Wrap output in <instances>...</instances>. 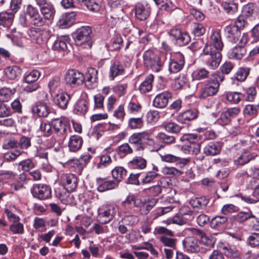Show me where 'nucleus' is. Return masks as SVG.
Masks as SVG:
<instances>
[{"instance_id":"nucleus-1","label":"nucleus","mask_w":259,"mask_h":259,"mask_svg":"<svg viewBox=\"0 0 259 259\" xmlns=\"http://www.w3.org/2000/svg\"><path fill=\"white\" fill-rule=\"evenodd\" d=\"M224 46L221 33L218 30H212L208 42L203 49L201 57L203 62L209 68L215 69L221 61V51Z\"/></svg>"},{"instance_id":"nucleus-2","label":"nucleus","mask_w":259,"mask_h":259,"mask_svg":"<svg viewBox=\"0 0 259 259\" xmlns=\"http://www.w3.org/2000/svg\"><path fill=\"white\" fill-rule=\"evenodd\" d=\"M224 79V75L219 72L211 74L210 77L202 88L200 98L204 99L217 94L219 90L220 83Z\"/></svg>"},{"instance_id":"nucleus-3","label":"nucleus","mask_w":259,"mask_h":259,"mask_svg":"<svg viewBox=\"0 0 259 259\" xmlns=\"http://www.w3.org/2000/svg\"><path fill=\"white\" fill-rule=\"evenodd\" d=\"M180 141L184 144L182 149L186 154L197 155L199 153L200 142L197 135L185 134L181 137Z\"/></svg>"},{"instance_id":"nucleus-4","label":"nucleus","mask_w":259,"mask_h":259,"mask_svg":"<svg viewBox=\"0 0 259 259\" xmlns=\"http://www.w3.org/2000/svg\"><path fill=\"white\" fill-rule=\"evenodd\" d=\"M145 65L153 71L158 72L161 70L164 62V57H160L152 50H147L143 54Z\"/></svg>"},{"instance_id":"nucleus-5","label":"nucleus","mask_w":259,"mask_h":259,"mask_svg":"<svg viewBox=\"0 0 259 259\" xmlns=\"http://www.w3.org/2000/svg\"><path fill=\"white\" fill-rule=\"evenodd\" d=\"M16 175L11 171H1V183L3 188L10 193L18 191L23 187L22 184L19 182H15Z\"/></svg>"},{"instance_id":"nucleus-6","label":"nucleus","mask_w":259,"mask_h":259,"mask_svg":"<svg viewBox=\"0 0 259 259\" xmlns=\"http://www.w3.org/2000/svg\"><path fill=\"white\" fill-rule=\"evenodd\" d=\"M117 210V207L114 205H106L102 206L98 209V221L103 224L110 222L115 215Z\"/></svg>"},{"instance_id":"nucleus-7","label":"nucleus","mask_w":259,"mask_h":259,"mask_svg":"<svg viewBox=\"0 0 259 259\" xmlns=\"http://www.w3.org/2000/svg\"><path fill=\"white\" fill-rule=\"evenodd\" d=\"M42 17L46 21L52 20L55 14V9L53 5L47 0H34Z\"/></svg>"},{"instance_id":"nucleus-8","label":"nucleus","mask_w":259,"mask_h":259,"mask_svg":"<svg viewBox=\"0 0 259 259\" xmlns=\"http://www.w3.org/2000/svg\"><path fill=\"white\" fill-rule=\"evenodd\" d=\"M52 125L56 134L59 136H66L71 131L69 122L64 118L53 119Z\"/></svg>"},{"instance_id":"nucleus-9","label":"nucleus","mask_w":259,"mask_h":259,"mask_svg":"<svg viewBox=\"0 0 259 259\" xmlns=\"http://www.w3.org/2000/svg\"><path fill=\"white\" fill-rule=\"evenodd\" d=\"M247 35L243 34L240 39L241 45H237L229 51L228 53L229 58L232 59H241L246 54V50L243 45L247 43Z\"/></svg>"},{"instance_id":"nucleus-10","label":"nucleus","mask_w":259,"mask_h":259,"mask_svg":"<svg viewBox=\"0 0 259 259\" xmlns=\"http://www.w3.org/2000/svg\"><path fill=\"white\" fill-rule=\"evenodd\" d=\"M84 80V75L76 70H69L65 76L66 83L71 87L81 84Z\"/></svg>"},{"instance_id":"nucleus-11","label":"nucleus","mask_w":259,"mask_h":259,"mask_svg":"<svg viewBox=\"0 0 259 259\" xmlns=\"http://www.w3.org/2000/svg\"><path fill=\"white\" fill-rule=\"evenodd\" d=\"M33 196L40 200H45L51 197L52 191L50 187L42 184H35L31 190Z\"/></svg>"},{"instance_id":"nucleus-12","label":"nucleus","mask_w":259,"mask_h":259,"mask_svg":"<svg viewBox=\"0 0 259 259\" xmlns=\"http://www.w3.org/2000/svg\"><path fill=\"white\" fill-rule=\"evenodd\" d=\"M91 33L92 29L90 26H82L78 28L76 31L75 37L76 45L80 46L87 43L88 46L90 47L89 41L91 39Z\"/></svg>"},{"instance_id":"nucleus-13","label":"nucleus","mask_w":259,"mask_h":259,"mask_svg":"<svg viewBox=\"0 0 259 259\" xmlns=\"http://www.w3.org/2000/svg\"><path fill=\"white\" fill-rule=\"evenodd\" d=\"M31 110L33 115L42 118L47 117L51 112L48 105L41 101L35 102L31 106Z\"/></svg>"},{"instance_id":"nucleus-14","label":"nucleus","mask_w":259,"mask_h":259,"mask_svg":"<svg viewBox=\"0 0 259 259\" xmlns=\"http://www.w3.org/2000/svg\"><path fill=\"white\" fill-rule=\"evenodd\" d=\"M169 63V71L171 73H177L183 68L185 60L184 57L181 53L174 54Z\"/></svg>"},{"instance_id":"nucleus-15","label":"nucleus","mask_w":259,"mask_h":259,"mask_svg":"<svg viewBox=\"0 0 259 259\" xmlns=\"http://www.w3.org/2000/svg\"><path fill=\"white\" fill-rule=\"evenodd\" d=\"M138 199L133 194H129L122 202L121 206L126 212L135 213L138 210Z\"/></svg>"},{"instance_id":"nucleus-16","label":"nucleus","mask_w":259,"mask_h":259,"mask_svg":"<svg viewBox=\"0 0 259 259\" xmlns=\"http://www.w3.org/2000/svg\"><path fill=\"white\" fill-rule=\"evenodd\" d=\"M189 230L193 235L199 237L200 243L208 247L213 246L214 240L212 237L207 236L204 232L197 229L191 228Z\"/></svg>"},{"instance_id":"nucleus-17","label":"nucleus","mask_w":259,"mask_h":259,"mask_svg":"<svg viewBox=\"0 0 259 259\" xmlns=\"http://www.w3.org/2000/svg\"><path fill=\"white\" fill-rule=\"evenodd\" d=\"M28 33L32 40L36 44H41L47 39V32L40 28H32Z\"/></svg>"},{"instance_id":"nucleus-18","label":"nucleus","mask_w":259,"mask_h":259,"mask_svg":"<svg viewBox=\"0 0 259 259\" xmlns=\"http://www.w3.org/2000/svg\"><path fill=\"white\" fill-rule=\"evenodd\" d=\"M150 11V7L147 4L138 3L135 6V15L140 20H146L149 16Z\"/></svg>"},{"instance_id":"nucleus-19","label":"nucleus","mask_w":259,"mask_h":259,"mask_svg":"<svg viewBox=\"0 0 259 259\" xmlns=\"http://www.w3.org/2000/svg\"><path fill=\"white\" fill-rule=\"evenodd\" d=\"M61 182L68 191H72L77 187V180L76 177L71 174H65L61 177Z\"/></svg>"},{"instance_id":"nucleus-20","label":"nucleus","mask_w":259,"mask_h":259,"mask_svg":"<svg viewBox=\"0 0 259 259\" xmlns=\"http://www.w3.org/2000/svg\"><path fill=\"white\" fill-rule=\"evenodd\" d=\"M171 97V94L168 91H164L156 96L153 101V105L156 108H162L165 107L169 99Z\"/></svg>"},{"instance_id":"nucleus-21","label":"nucleus","mask_w":259,"mask_h":259,"mask_svg":"<svg viewBox=\"0 0 259 259\" xmlns=\"http://www.w3.org/2000/svg\"><path fill=\"white\" fill-rule=\"evenodd\" d=\"M225 34L229 41L236 42L241 36V32L234 25H228L224 28Z\"/></svg>"},{"instance_id":"nucleus-22","label":"nucleus","mask_w":259,"mask_h":259,"mask_svg":"<svg viewBox=\"0 0 259 259\" xmlns=\"http://www.w3.org/2000/svg\"><path fill=\"white\" fill-rule=\"evenodd\" d=\"M97 190L101 192L113 189L118 186L117 182L112 180L106 181L100 178L97 179Z\"/></svg>"},{"instance_id":"nucleus-23","label":"nucleus","mask_w":259,"mask_h":259,"mask_svg":"<svg viewBox=\"0 0 259 259\" xmlns=\"http://www.w3.org/2000/svg\"><path fill=\"white\" fill-rule=\"evenodd\" d=\"M74 15L72 13H65L60 16L58 22V26L61 29L70 27L74 22Z\"/></svg>"},{"instance_id":"nucleus-24","label":"nucleus","mask_w":259,"mask_h":259,"mask_svg":"<svg viewBox=\"0 0 259 259\" xmlns=\"http://www.w3.org/2000/svg\"><path fill=\"white\" fill-rule=\"evenodd\" d=\"M183 245L186 250L190 253H196L200 251L197 240L193 237H187L183 241Z\"/></svg>"},{"instance_id":"nucleus-25","label":"nucleus","mask_w":259,"mask_h":259,"mask_svg":"<svg viewBox=\"0 0 259 259\" xmlns=\"http://www.w3.org/2000/svg\"><path fill=\"white\" fill-rule=\"evenodd\" d=\"M89 109V102L84 99L78 100L74 104L73 112L78 115H84Z\"/></svg>"},{"instance_id":"nucleus-26","label":"nucleus","mask_w":259,"mask_h":259,"mask_svg":"<svg viewBox=\"0 0 259 259\" xmlns=\"http://www.w3.org/2000/svg\"><path fill=\"white\" fill-rule=\"evenodd\" d=\"M241 15L251 21L255 19L257 17L255 6L253 4H248L244 6Z\"/></svg>"},{"instance_id":"nucleus-27","label":"nucleus","mask_w":259,"mask_h":259,"mask_svg":"<svg viewBox=\"0 0 259 259\" xmlns=\"http://www.w3.org/2000/svg\"><path fill=\"white\" fill-rule=\"evenodd\" d=\"M66 188L60 187L55 189L56 196L60 199L62 203L67 204L71 202V196Z\"/></svg>"},{"instance_id":"nucleus-28","label":"nucleus","mask_w":259,"mask_h":259,"mask_svg":"<svg viewBox=\"0 0 259 259\" xmlns=\"http://www.w3.org/2000/svg\"><path fill=\"white\" fill-rule=\"evenodd\" d=\"M198 112L196 109L187 110L181 113L177 116V120L181 123H185L196 118L198 116Z\"/></svg>"},{"instance_id":"nucleus-29","label":"nucleus","mask_w":259,"mask_h":259,"mask_svg":"<svg viewBox=\"0 0 259 259\" xmlns=\"http://www.w3.org/2000/svg\"><path fill=\"white\" fill-rule=\"evenodd\" d=\"M154 80L153 75L149 74L142 81L139 87V90L142 94H146L150 92L152 90L153 86V82Z\"/></svg>"},{"instance_id":"nucleus-30","label":"nucleus","mask_w":259,"mask_h":259,"mask_svg":"<svg viewBox=\"0 0 259 259\" xmlns=\"http://www.w3.org/2000/svg\"><path fill=\"white\" fill-rule=\"evenodd\" d=\"M82 138L78 135H73L70 137L68 147L70 151L76 152L79 150L82 144Z\"/></svg>"},{"instance_id":"nucleus-31","label":"nucleus","mask_w":259,"mask_h":259,"mask_svg":"<svg viewBox=\"0 0 259 259\" xmlns=\"http://www.w3.org/2000/svg\"><path fill=\"white\" fill-rule=\"evenodd\" d=\"M124 72L123 66L119 62L115 61L112 63L110 68V77L112 80L117 76L122 75Z\"/></svg>"},{"instance_id":"nucleus-32","label":"nucleus","mask_w":259,"mask_h":259,"mask_svg":"<svg viewBox=\"0 0 259 259\" xmlns=\"http://www.w3.org/2000/svg\"><path fill=\"white\" fill-rule=\"evenodd\" d=\"M221 150L220 144L217 142H210L203 149L204 153L208 156H214L220 153Z\"/></svg>"},{"instance_id":"nucleus-33","label":"nucleus","mask_w":259,"mask_h":259,"mask_svg":"<svg viewBox=\"0 0 259 259\" xmlns=\"http://www.w3.org/2000/svg\"><path fill=\"white\" fill-rule=\"evenodd\" d=\"M128 164L132 168L143 169L147 166V160L141 156H135L128 162Z\"/></svg>"},{"instance_id":"nucleus-34","label":"nucleus","mask_w":259,"mask_h":259,"mask_svg":"<svg viewBox=\"0 0 259 259\" xmlns=\"http://www.w3.org/2000/svg\"><path fill=\"white\" fill-rule=\"evenodd\" d=\"M70 96L66 93H62L56 95V104L61 109L67 108Z\"/></svg>"},{"instance_id":"nucleus-35","label":"nucleus","mask_w":259,"mask_h":259,"mask_svg":"<svg viewBox=\"0 0 259 259\" xmlns=\"http://www.w3.org/2000/svg\"><path fill=\"white\" fill-rule=\"evenodd\" d=\"M112 177L115 180L114 182L119 183L126 176L127 171L122 166H116L111 171Z\"/></svg>"},{"instance_id":"nucleus-36","label":"nucleus","mask_w":259,"mask_h":259,"mask_svg":"<svg viewBox=\"0 0 259 259\" xmlns=\"http://www.w3.org/2000/svg\"><path fill=\"white\" fill-rule=\"evenodd\" d=\"M250 71V68L249 67H239L235 73L234 77L231 79L240 82L244 81L249 74Z\"/></svg>"},{"instance_id":"nucleus-37","label":"nucleus","mask_w":259,"mask_h":259,"mask_svg":"<svg viewBox=\"0 0 259 259\" xmlns=\"http://www.w3.org/2000/svg\"><path fill=\"white\" fill-rule=\"evenodd\" d=\"M5 75L11 79H15L21 74V69L16 66H9L4 70Z\"/></svg>"},{"instance_id":"nucleus-38","label":"nucleus","mask_w":259,"mask_h":259,"mask_svg":"<svg viewBox=\"0 0 259 259\" xmlns=\"http://www.w3.org/2000/svg\"><path fill=\"white\" fill-rule=\"evenodd\" d=\"M208 203V199L204 197H195L191 199L190 201V205L193 208H202L205 207Z\"/></svg>"},{"instance_id":"nucleus-39","label":"nucleus","mask_w":259,"mask_h":259,"mask_svg":"<svg viewBox=\"0 0 259 259\" xmlns=\"http://www.w3.org/2000/svg\"><path fill=\"white\" fill-rule=\"evenodd\" d=\"M52 49L55 51L58 52H65L67 50V42L65 38H58L54 42Z\"/></svg>"},{"instance_id":"nucleus-40","label":"nucleus","mask_w":259,"mask_h":259,"mask_svg":"<svg viewBox=\"0 0 259 259\" xmlns=\"http://www.w3.org/2000/svg\"><path fill=\"white\" fill-rule=\"evenodd\" d=\"M256 154H250L247 151L243 152L239 157L234 160L236 164L243 165L248 162L250 160L254 158Z\"/></svg>"},{"instance_id":"nucleus-41","label":"nucleus","mask_w":259,"mask_h":259,"mask_svg":"<svg viewBox=\"0 0 259 259\" xmlns=\"http://www.w3.org/2000/svg\"><path fill=\"white\" fill-rule=\"evenodd\" d=\"M209 75V72L205 68H199L195 70L192 73L193 79L200 80L207 78Z\"/></svg>"},{"instance_id":"nucleus-42","label":"nucleus","mask_w":259,"mask_h":259,"mask_svg":"<svg viewBox=\"0 0 259 259\" xmlns=\"http://www.w3.org/2000/svg\"><path fill=\"white\" fill-rule=\"evenodd\" d=\"M226 99L233 104H237L243 100L244 95L238 92H228L226 94Z\"/></svg>"},{"instance_id":"nucleus-43","label":"nucleus","mask_w":259,"mask_h":259,"mask_svg":"<svg viewBox=\"0 0 259 259\" xmlns=\"http://www.w3.org/2000/svg\"><path fill=\"white\" fill-rule=\"evenodd\" d=\"M159 240L165 246L169 247L172 249L176 248L177 239L176 238L171 237L168 236H161L159 238Z\"/></svg>"},{"instance_id":"nucleus-44","label":"nucleus","mask_w":259,"mask_h":259,"mask_svg":"<svg viewBox=\"0 0 259 259\" xmlns=\"http://www.w3.org/2000/svg\"><path fill=\"white\" fill-rule=\"evenodd\" d=\"M142 117L130 118L128 120V127L132 130L141 128L144 125Z\"/></svg>"},{"instance_id":"nucleus-45","label":"nucleus","mask_w":259,"mask_h":259,"mask_svg":"<svg viewBox=\"0 0 259 259\" xmlns=\"http://www.w3.org/2000/svg\"><path fill=\"white\" fill-rule=\"evenodd\" d=\"M61 81L59 77L53 78L48 83V87L52 96L56 95V91L60 89Z\"/></svg>"},{"instance_id":"nucleus-46","label":"nucleus","mask_w":259,"mask_h":259,"mask_svg":"<svg viewBox=\"0 0 259 259\" xmlns=\"http://www.w3.org/2000/svg\"><path fill=\"white\" fill-rule=\"evenodd\" d=\"M13 16L12 13L2 12L1 25H3L5 27H9L12 24Z\"/></svg>"},{"instance_id":"nucleus-47","label":"nucleus","mask_w":259,"mask_h":259,"mask_svg":"<svg viewBox=\"0 0 259 259\" xmlns=\"http://www.w3.org/2000/svg\"><path fill=\"white\" fill-rule=\"evenodd\" d=\"M101 5V0H89L84 6L89 11L93 12H97L100 10Z\"/></svg>"},{"instance_id":"nucleus-48","label":"nucleus","mask_w":259,"mask_h":259,"mask_svg":"<svg viewBox=\"0 0 259 259\" xmlns=\"http://www.w3.org/2000/svg\"><path fill=\"white\" fill-rule=\"evenodd\" d=\"M227 221V218L225 216H216L213 217L210 222V226L212 228L221 227Z\"/></svg>"},{"instance_id":"nucleus-49","label":"nucleus","mask_w":259,"mask_h":259,"mask_svg":"<svg viewBox=\"0 0 259 259\" xmlns=\"http://www.w3.org/2000/svg\"><path fill=\"white\" fill-rule=\"evenodd\" d=\"M157 139L161 143L166 145H169L175 143V137L166 135L164 133H159L157 135Z\"/></svg>"},{"instance_id":"nucleus-50","label":"nucleus","mask_w":259,"mask_h":259,"mask_svg":"<svg viewBox=\"0 0 259 259\" xmlns=\"http://www.w3.org/2000/svg\"><path fill=\"white\" fill-rule=\"evenodd\" d=\"M116 151L119 155L125 156L132 154L133 153V149L128 143H125L119 146L117 148Z\"/></svg>"},{"instance_id":"nucleus-51","label":"nucleus","mask_w":259,"mask_h":259,"mask_svg":"<svg viewBox=\"0 0 259 259\" xmlns=\"http://www.w3.org/2000/svg\"><path fill=\"white\" fill-rule=\"evenodd\" d=\"M163 127L166 131L173 134H178L182 129V126L173 122H170L165 124Z\"/></svg>"},{"instance_id":"nucleus-52","label":"nucleus","mask_w":259,"mask_h":259,"mask_svg":"<svg viewBox=\"0 0 259 259\" xmlns=\"http://www.w3.org/2000/svg\"><path fill=\"white\" fill-rule=\"evenodd\" d=\"M224 10L229 14H233L237 11V5L235 2L224 1L222 4Z\"/></svg>"},{"instance_id":"nucleus-53","label":"nucleus","mask_w":259,"mask_h":259,"mask_svg":"<svg viewBox=\"0 0 259 259\" xmlns=\"http://www.w3.org/2000/svg\"><path fill=\"white\" fill-rule=\"evenodd\" d=\"M175 40L178 45L183 46L187 45L190 42L191 38L187 32L182 31L181 34L176 37Z\"/></svg>"},{"instance_id":"nucleus-54","label":"nucleus","mask_w":259,"mask_h":259,"mask_svg":"<svg viewBox=\"0 0 259 259\" xmlns=\"http://www.w3.org/2000/svg\"><path fill=\"white\" fill-rule=\"evenodd\" d=\"M161 171L163 175L171 176H180L183 174V171L174 167L164 166L162 168Z\"/></svg>"},{"instance_id":"nucleus-55","label":"nucleus","mask_w":259,"mask_h":259,"mask_svg":"<svg viewBox=\"0 0 259 259\" xmlns=\"http://www.w3.org/2000/svg\"><path fill=\"white\" fill-rule=\"evenodd\" d=\"M191 31L195 36H200L205 33L206 29L202 24L194 23L192 25Z\"/></svg>"},{"instance_id":"nucleus-56","label":"nucleus","mask_w":259,"mask_h":259,"mask_svg":"<svg viewBox=\"0 0 259 259\" xmlns=\"http://www.w3.org/2000/svg\"><path fill=\"white\" fill-rule=\"evenodd\" d=\"M127 112L131 114H136L141 112L142 110V106L139 103L131 101L127 106Z\"/></svg>"},{"instance_id":"nucleus-57","label":"nucleus","mask_w":259,"mask_h":259,"mask_svg":"<svg viewBox=\"0 0 259 259\" xmlns=\"http://www.w3.org/2000/svg\"><path fill=\"white\" fill-rule=\"evenodd\" d=\"M10 230L14 234H22L24 232V225L19 221L14 222L10 226Z\"/></svg>"},{"instance_id":"nucleus-58","label":"nucleus","mask_w":259,"mask_h":259,"mask_svg":"<svg viewBox=\"0 0 259 259\" xmlns=\"http://www.w3.org/2000/svg\"><path fill=\"white\" fill-rule=\"evenodd\" d=\"M215 133L212 130L204 129L201 130L198 135V137H201L203 140H211L215 138Z\"/></svg>"},{"instance_id":"nucleus-59","label":"nucleus","mask_w":259,"mask_h":259,"mask_svg":"<svg viewBox=\"0 0 259 259\" xmlns=\"http://www.w3.org/2000/svg\"><path fill=\"white\" fill-rule=\"evenodd\" d=\"M52 121L51 123L48 122H42L39 126V131L46 137H49L52 134Z\"/></svg>"},{"instance_id":"nucleus-60","label":"nucleus","mask_w":259,"mask_h":259,"mask_svg":"<svg viewBox=\"0 0 259 259\" xmlns=\"http://www.w3.org/2000/svg\"><path fill=\"white\" fill-rule=\"evenodd\" d=\"M243 112L245 115L252 117L256 116L258 114L256 106L252 104L246 105L244 108Z\"/></svg>"},{"instance_id":"nucleus-61","label":"nucleus","mask_w":259,"mask_h":259,"mask_svg":"<svg viewBox=\"0 0 259 259\" xmlns=\"http://www.w3.org/2000/svg\"><path fill=\"white\" fill-rule=\"evenodd\" d=\"M40 75V72L38 70H34L26 75L24 79L28 83H33L38 79Z\"/></svg>"},{"instance_id":"nucleus-62","label":"nucleus","mask_w":259,"mask_h":259,"mask_svg":"<svg viewBox=\"0 0 259 259\" xmlns=\"http://www.w3.org/2000/svg\"><path fill=\"white\" fill-rule=\"evenodd\" d=\"M147 121L148 123H153L158 121L160 114L158 111L150 110L146 114Z\"/></svg>"},{"instance_id":"nucleus-63","label":"nucleus","mask_w":259,"mask_h":259,"mask_svg":"<svg viewBox=\"0 0 259 259\" xmlns=\"http://www.w3.org/2000/svg\"><path fill=\"white\" fill-rule=\"evenodd\" d=\"M113 116L120 121H122L123 120L125 116L123 105H120L117 108L114 110Z\"/></svg>"},{"instance_id":"nucleus-64","label":"nucleus","mask_w":259,"mask_h":259,"mask_svg":"<svg viewBox=\"0 0 259 259\" xmlns=\"http://www.w3.org/2000/svg\"><path fill=\"white\" fill-rule=\"evenodd\" d=\"M254 215L252 213L251 211L248 210L247 211H241L238 213L236 216V220L240 223L244 222L247 220L252 219Z\"/></svg>"}]
</instances>
